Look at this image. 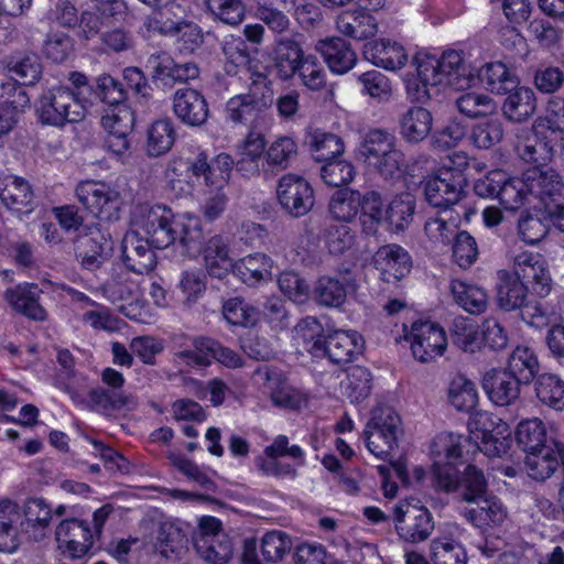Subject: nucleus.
<instances>
[{
    "label": "nucleus",
    "instance_id": "3c124183",
    "mask_svg": "<svg viewBox=\"0 0 564 564\" xmlns=\"http://www.w3.org/2000/svg\"><path fill=\"white\" fill-rule=\"evenodd\" d=\"M516 438L525 454L550 443L546 438L545 425L538 417L520 422L516 431Z\"/></svg>",
    "mask_w": 564,
    "mask_h": 564
},
{
    "label": "nucleus",
    "instance_id": "1a4fd4ad",
    "mask_svg": "<svg viewBox=\"0 0 564 564\" xmlns=\"http://www.w3.org/2000/svg\"><path fill=\"white\" fill-rule=\"evenodd\" d=\"M394 522L399 538L412 544L426 541L434 531L432 513L416 499L400 501L394 507Z\"/></svg>",
    "mask_w": 564,
    "mask_h": 564
},
{
    "label": "nucleus",
    "instance_id": "7c9ffc66",
    "mask_svg": "<svg viewBox=\"0 0 564 564\" xmlns=\"http://www.w3.org/2000/svg\"><path fill=\"white\" fill-rule=\"evenodd\" d=\"M344 282L330 276H321L314 286V299L322 305L327 307H338L346 300L347 288H355V279L350 272L346 271L343 276Z\"/></svg>",
    "mask_w": 564,
    "mask_h": 564
},
{
    "label": "nucleus",
    "instance_id": "5fc2aeb1",
    "mask_svg": "<svg viewBox=\"0 0 564 564\" xmlns=\"http://www.w3.org/2000/svg\"><path fill=\"white\" fill-rule=\"evenodd\" d=\"M166 457L171 464L177 468L186 478L194 481L206 490H214L215 482L208 470L203 469L193 460L185 457L182 453L169 449Z\"/></svg>",
    "mask_w": 564,
    "mask_h": 564
},
{
    "label": "nucleus",
    "instance_id": "603ef678",
    "mask_svg": "<svg viewBox=\"0 0 564 564\" xmlns=\"http://www.w3.org/2000/svg\"><path fill=\"white\" fill-rule=\"evenodd\" d=\"M344 393L354 403L365 400L371 391V373L361 366H352L347 370L341 382Z\"/></svg>",
    "mask_w": 564,
    "mask_h": 564
},
{
    "label": "nucleus",
    "instance_id": "393cba45",
    "mask_svg": "<svg viewBox=\"0 0 564 564\" xmlns=\"http://www.w3.org/2000/svg\"><path fill=\"white\" fill-rule=\"evenodd\" d=\"M528 191L544 203L545 207L564 199V183L553 169L533 167L527 172Z\"/></svg>",
    "mask_w": 564,
    "mask_h": 564
},
{
    "label": "nucleus",
    "instance_id": "9b49d317",
    "mask_svg": "<svg viewBox=\"0 0 564 564\" xmlns=\"http://www.w3.org/2000/svg\"><path fill=\"white\" fill-rule=\"evenodd\" d=\"M413 357L420 362H431L444 355L447 337L444 328L431 321H417L405 335Z\"/></svg>",
    "mask_w": 564,
    "mask_h": 564
},
{
    "label": "nucleus",
    "instance_id": "7ed1b4c3",
    "mask_svg": "<svg viewBox=\"0 0 564 564\" xmlns=\"http://www.w3.org/2000/svg\"><path fill=\"white\" fill-rule=\"evenodd\" d=\"M357 155L369 171L384 180L398 175L404 163V155L397 148L394 135L380 129L371 130L365 135Z\"/></svg>",
    "mask_w": 564,
    "mask_h": 564
},
{
    "label": "nucleus",
    "instance_id": "c03bdc74",
    "mask_svg": "<svg viewBox=\"0 0 564 564\" xmlns=\"http://www.w3.org/2000/svg\"><path fill=\"white\" fill-rule=\"evenodd\" d=\"M248 72L250 83L248 91L242 95L265 112L273 105L272 83L268 75L258 70L254 65H249Z\"/></svg>",
    "mask_w": 564,
    "mask_h": 564
},
{
    "label": "nucleus",
    "instance_id": "aec40b11",
    "mask_svg": "<svg viewBox=\"0 0 564 564\" xmlns=\"http://www.w3.org/2000/svg\"><path fill=\"white\" fill-rule=\"evenodd\" d=\"M521 384L523 383L505 369H491L482 378L486 394L498 406L516 403L520 398Z\"/></svg>",
    "mask_w": 564,
    "mask_h": 564
},
{
    "label": "nucleus",
    "instance_id": "72a5a7b5",
    "mask_svg": "<svg viewBox=\"0 0 564 564\" xmlns=\"http://www.w3.org/2000/svg\"><path fill=\"white\" fill-rule=\"evenodd\" d=\"M203 258L207 273L212 278L224 279L232 267L226 239L219 235L210 237L203 248Z\"/></svg>",
    "mask_w": 564,
    "mask_h": 564
},
{
    "label": "nucleus",
    "instance_id": "13d9d810",
    "mask_svg": "<svg viewBox=\"0 0 564 564\" xmlns=\"http://www.w3.org/2000/svg\"><path fill=\"white\" fill-rule=\"evenodd\" d=\"M297 155V144L291 137L276 138L265 151L267 164L273 169L285 170Z\"/></svg>",
    "mask_w": 564,
    "mask_h": 564
},
{
    "label": "nucleus",
    "instance_id": "ea45409f",
    "mask_svg": "<svg viewBox=\"0 0 564 564\" xmlns=\"http://www.w3.org/2000/svg\"><path fill=\"white\" fill-rule=\"evenodd\" d=\"M451 292L455 302L470 314H481L488 305L487 292L475 284H469L460 280L451 282Z\"/></svg>",
    "mask_w": 564,
    "mask_h": 564
},
{
    "label": "nucleus",
    "instance_id": "37998d69",
    "mask_svg": "<svg viewBox=\"0 0 564 564\" xmlns=\"http://www.w3.org/2000/svg\"><path fill=\"white\" fill-rule=\"evenodd\" d=\"M479 78L486 89L495 94H508L517 87V78L501 62L488 63L479 70Z\"/></svg>",
    "mask_w": 564,
    "mask_h": 564
},
{
    "label": "nucleus",
    "instance_id": "2eb2a0df",
    "mask_svg": "<svg viewBox=\"0 0 564 564\" xmlns=\"http://www.w3.org/2000/svg\"><path fill=\"white\" fill-rule=\"evenodd\" d=\"M101 380L111 389L99 388L90 392V401L99 411L107 413L122 409L130 410L135 405L132 397L119 390L124 383L121 372L106 368L101 373Z\"/></svg>",
    "mask_w": 564,
    "mask_h": 564
},
{
    "label": "nucleus",
    "instance_id": "f704fd0d",
    "mask_svg": "<svg viewBox=\"0 0 564 564\" xmlns=\"http://www.w3.org/2000/svg\"><path fill=\"white\" fill-rule=\"evenodd\" d=\"M433 117L423 107L409 108L400 119V133L411 143L424 140L432 130Z\"/></svg>",
    "mask_w": 564,
    "mask_h": 564
},
{
    "label": "nucleus",
    "instance_id": "de8ad7c7",
    "mask_svg": "<svg viewBox=\"0 0 564 564\" xmlns=\"http://www.w3.org/2000/svg\"><path fill=\"white\" fill-rule=\"evenodd\" d=\"M324 328L316 317L306 316L294 327V336L301 339L305 349L313 356H321L324 351Z\"/></svg>",
    "mask_w": 564,
    "mask_h": 564
},
{
    "label": "nucleus",
    "instance_id": "f257e3e1",
    "mask_svg": "<svg viewBox=\"0 0 564 564\" xmlns=\"http://www.w3.org/2000/svg\"><path fill=\"white\" fill-rule=\"evenodd\" d=\"M553 289V280L546 260L540 253L519 252L513 257L511 270L497 272L496 301L505 312L519 310L522 319L532 326H541L546 317L541 305L530 299L529 292L546 297Z\"/></svg>",
    "mask_w": 564,
    "mask_h": 564
},
{
    "label": "nucleus",
    "instance_id": "a211bd4d",
    "mask_svg": "<svg viewBox=\"0 0 564 564\" xmlns=\"http://www.w3.org/2000/svg\"><path fill=\"white\" fill-rule=\"evenodd\" d=\"M375 268L387 283H395L410 273L411 256L401 246L391 243L380 247L373 256Z\"/></svg>",
    "mask_w": 564,
    "mask_h": 564
},
{
    "label": "nucleus",
    "instance_id": "69168bd1",
    "mask_svg": "<svg viewBox=\"0 0 564 564\" xmlns=\"http://www.w3.org/2000/svg\"><path fill=\"white\" fill-rule=\"evenodd\" d=\"M503 137L502 123L498 118H489L474 126L470 140L478 149H490Z\"/></svg>",
    "mask_w": 564,
    "mask_h": 564
},
{
    "label": "nucleus",
    "instance_id": "49530a36",
    "mask_svg": "<svg viewBox=\"0 0 564 564\" xmlns=\"http://www.w3.org/2000/svg\"><path fill=\"white\" fill-rule=\"evenodd\" d=\"M451 336L454 345L466 352H476L481 348L478 326L471 318L455 317L451 327Z\"/></svg>",
    "mask_w": 564,
    "mask_h": 564
},
{
    "label": "nucleus",
    "instance_id": "09e8293b",
    "mask_svg": "<svg viewBox=\"0 0 564 564\" xmlns=\"http://www.w3.org/2000/svg\"><path fill=\"white\" fill-rule=\"evenodd\" d=\"M175 141V131L170 119L155 121L148 132L147 152L160 156L169 152Z\"/></svg>",
    "mask_w": 564,
    "mask_h": 564
},
{
    "label": "nucleus",
    "instance_id": "e433bc0d",
    "mask_svg": "<svg viewBox=\"0 0 564 564\" xmlns=\"http://www.w3.org/2000/svg\"><path fill=\"white\" fill-rule=\"evenodd\" d=\"M226 118L235 124L258 128L265 121V112L248 100L242 94L231 97L226 102Z\"/></svg>",
    "mask_w": 564,
    "mask_h": 564
},
{
    "label": "nucleus",
    "instance_id": "0e129e2a",
    "mask_svg": "<svg viewBox=\"0 0 564 564\" xmlns=\"http://www.w3.org/2000/svg\"><path fill=\"white\" fill-rule=\"evenodd\" d=\"M225 56V72L228 75H236L241 66L249 62V53L246 42L239 36H227L223 42Z\"/></svg>",
    "mask_w": 564,
    "mask_h": 564
},
{
    "label": "nucleus",
    "instance_id": "f8f14e48",
    "mask_svg": "<svg viewBox=\"0 0 564 564\" xmlns=\"http://www.w3.org/2000/svg\"><path fill=\"white\" fill-rule=\"evenodd\" d=\"M78 202L101 219L118 217L121 207L120 193L104 182L85 181L80 182L75 191Z\"/></svg>",
    "mask_w": 564,
    "mask_h": 564
},
{
    "label": "nucleus",
    "instance_id": "58836bf2",
    "mask_svg": "<svg viewBox=\"0 0 564 564\" xmlns=\"http://www.w3.org/2000/svg\"><path fill=\"white\" fill-rule=\"evenodd\" d=\"M473 502L476 507L467 510L465 516L476 527L499 525L505 521L507 511L498 498L485 495Z\"/></svg>",
    "mask_w": 564,
    "mask_h": 564
},
{
    "label": "nucleus",
    "instance_id": "6ab92c4d",
    "mask_svg": "<svg viewBox=\"0 0 564 564\" xmlns=\"http://www.w3.org/2000/svg\"><path fill=\"white\" fill-rule=\"evenodd\" d=\"M151 243L134 228L127 232L122 239V260L132 272L143 274L150 272L156 264Z\"/></svg>",
    "mask_w": 564,
    "mask_h": 564
},
{
    "label": "nucleus",
    "instance_id": "a18cd8bd",
    "mask_svg": "<svg viewBox=\"0 0 564 564\" xmlns=\"http://www.w3.org/2000/svg\"><path fill=\"white\" fill-rule=\"evenodd\" d=\"M534 390L543 404L557 411L564 409V381L556 375H540L535 380Z\"/></svg>",
    "mask_w": 564,
    "mask_h": 564
},
{
    "label": "nucleus",
    "instance_id": "5701e85b",
    "mask_svg": "<svg viewBox=\"0 0 564 564\" xmlns=\"http://www.w3.org/2000/svg\"><path fill=\"white\" fill-rule=\"evenodd\" d=\"M202 164L197 155L191 158H174L165 171V177L170 189L176 196L192 195L196 184L200 180Z\"/></svg>",
    "mask_w": 564,
    "mask_h": 564
},
{
    "label": "nucleus",
    "instance_id": "423d86ee",
    "mask_svg": "<svg viewBox=\"0 0 564 564\" xmlns=\"http://www.w3.org/2000/svg\"><path fill=\"white\" fill-rule=\"evenodd\" d=\"M558 126L549 117H539L530 130L518 135L516 151L525 163L541 169L554 156V140Z\"/></svg>",
    "mask_w": 564,
    "mask_h": 564
},
{
    "label": "nucleus",
    "instance_id": "bb28decb",
    "mask_svg": "<svg viewBox=\"0 0 564 564\" xmlns=\"http://www.w3.org/2000/svg\"><path fill=\"white\" fill-rule=\"evenodd\" d=\"M562 452L563 445L550 440L547 445L527 453L524 464L528 475L540 481L550 478L560 465Z\"/></svg>",
    "mask_w": 564,
    "mask_h": 564
},
{
    "label": "nucleus",
    "instance_id": "bf43d9fd",
    "mask_svg": "<svg viewBox=\"0 0 564 564\" xmlns=\"http://www.w3.org/2000/svg\"><path fill=\"white\" fill-rule=\"evenodd\" d=\"M207 10L220 22L236 26L246 17V7L242 0H204Z\"/></svg>",
    "mask_w": 564,
    "mask_h": 564
},
{
    "label": "nucleus",
    "instance_id": "20e7f679",
    "mask_svg": "<svg viewBox=\"0 0 564 564\" xmlns=\"http://www.w3.org/2000/svg\"><path fill=\"white\" fill-rule=\"evenodd\" d=\"M414 63L420 77L432 86L462 89L470 84L471 72L457 51H446L440 57L420 53L415 56Z\"/></svg>",
    "mask_w": 564,
    "mask_h": 564
},
{
    "label": "nucleus",
    "instance_id": "052dcab7",
    "mask_svg": "<svg viewBox=\"0 0 564 564\" xmlns=\"http://www.w3.org/2000/svg\"><path fill=\"white\" fill-rule=\"evenodd\" d=\"M434 564H467V554L463 545L449 539H435L431 543Z\"/></svg>",
    "mask_w": 564,
    "mask_h": 564
},
{
    "label": "nucleus",
    "instance_id": "412c9836",
    "mask_svg": "<svg viewBox=\"0 0 564 564\" xmlns=\"http://www.w3.org/2000/svg\"><path fill=\"white\" fill-rule=\"evenodd\" d=\"M33 192L22 177L8 176L0 183V200L18 219L29 218L34 210Z\"/></svg>",
    "mask_w": 564,
    "mask_h": 564
},
{
    "label": "nucleus",
    "instance_id": "4468645a",
    "mask_svg": "<svg viewBox=\"0 0 564 564\" xmlns=\"http://www.w3.org/2000/svg\"><path fill=\"white\" fill-rule=\"evenodd\" d=\"M465 186L466 176H455L447 169H438L425 183V199L431 206L446 210L462 199Z\"/></svg>",
    "mask_w": 564,
    "mask_h": 564
},
{
    "label": "nucleus",
    "instance_id": "864d4df0",
    "mask_svg": "<svg viewBox=\"0 0 564 564\" xmlns=\"http://www.w3.org/2000/svg\"><path fill=\"white\" fill-rule=\"evenodd\" d=\"M448 401L458 411L474 410L478 402L475 383L464 376L455 377L449 383Z\"/></svg>",
    "mask_w": 564,
    "mask_h": 564
},
{
    "label": "nucleus",
    "instance_id": "0eeeda50",
    "mask_svg": "<svg viewBox=\"0 0 564 564\" xmlns=\"http://www.w3.org/2000/svg\"><path fill=\"white\" fill-rule=\"evenodd\" d=\"M193 540L199 557L209 564H226L234 555L232 541L224 532L221 521L215 517L199 518Z\"/></svg>",
    "mask_w": 564,
    "mask_h": 564
},
{
    "label": "nucleus",
    "instance_id": "8fccbe9b",
    "mask_svg": "<svg viewBox=\"0 0 564 564\" xmlns=\"http://www.w3.org/2000/svg\"><path fill=\"white\" fill-rule=\"evenodd\" d=\"M384 209L379 193L371 191L361 196L360 223L367 235L377 232L380 224L384 220Z\"/></svg>",
    "mask_w": 564,
    "mask_h": 564
},
{
    "label": "nucleus",
    "instance_id": "79ce46f5",
    "mask_svg": "<svg viewBox=\"0 0 564 564\" xmlns=\"http://www.w3.org/2000/svg\"><path fill=\"white\" fill-rule=\"evenodd\" d=\"M361 206V194L350 188L339 189L333 194L328 210L333 219L343 223L352 221Z\"/></svg>",
    "mask_w": 564,
    "mask_h": 564
},
{
    "label": "nucleus",
    "instance_id": "a878e982",
    "mask_svg": "<svg viewBox=\"0 0 564 564\" xmlns=\"http://www.w3.org/2000/svg\"><path fill=\"white\" fill-rule=\"evenodd\" d=\"M306 55L301 44L294 37H278L274 42L272 57L276 77L281 80L294 78Z\"/></svg>",
    "mask_w": 564,
    "mask_h": 564
},
{
    "label": "nucleus",
    "instance_id": "a19ab883",
    "mask_svg": "<svg viewBox=\"0 0 564 564\" xmlns=\"http://www.w3.org/2000/svg\"><path fill=\"white\" fill-rule=\"evenodd\" d=\"M540 365L534 351L527 346H518L510 355L503 368L523 384L530 383L536 376Z\"/></svg>",
    "mask_w": 564,
    "mask_h": 564
},
{
    "label": "nucleus",
    "instance_id": "e2e57ef3",
    "mask_svg": "<svg viewBox=\"0 0 564 564\" xmlns=\"http://www.w3.org/2000/svg\"><path fill=\"white\" fill-rule=\"evenodd\" d=\"M270 388V399L275 406L288 410H301L306 405V395L285 381H274Z\"/></svg>",
    "mask_w": 564,
    "mask_h": 564
},
{
    "label": "nucleus",
    "instance_id": "c9c22d12",
    "mask_svg": "<svg viewBox=\"0 0 564 564\" xmlns=\"http://www.w3.org/2000/svg\"><path fill=\"white\" fill-rule=\"evenodd\" d=\"M536 109V99L532 89L516 87L509 91L502 105L503 116L512 122H524L531 118Z\"/></svg>",
    "mask_w": 564,
    "mask_h": 564
},
{
    "label": "nucleus",
    "instance_id": "b1692460",
    "mask_svg": "<svg viewBox=\"0 0 564 564\" xmlns=\"http://www.w3.org/2000/svg\"><path fill=\"white\" fill-rule=\"evenodd\" d=\"M155 549L165 558H178L187 550V525L177 519L159 522Z\"/></svg>",
    "mask_w": 564,
    "mask_h": 564
},
{
    "label": "nucleus",
    "instance_id": "4c0bfd02",
    "mask_svg": "<svg viewBox=\"0 0 564 564\" xmlns=\"http://www.w3.org/2000/svg\"><path fill=\"white\" fill-rule=\"evenodd\" d=\"M416 202L412 194L401 193L394 196L384 209V221L390 230L403 231L413 221Z\"/></svg>",
    "mask_w": 564,
    "mask_h": 564
},
{
    "label": "nucleus",
    "instance_id": "c756f323",
    "mask_svg": "<svg viewBox=\"0 0 564 564\" xmlns=\"http://www.w3.org/2000/svg\"><path fill=\"white\" fill-rule=\"evenodd\" d=\"M339 33L357 41L368 40L378 32L376 19L364 9L345 10L336 18Z\"/></svg>",
    "mask_w": 564,
    "mask_h": 564
},
{
    "label": "nucleus",
    "instance_id": "cd10ccee",
    "mask_svg": "<svg viewBox=\"0 0 564 564\" xmlns=\"http://www.w3.org/2000/svg\"><path fill=\"white\" fill-rule=\"evenodd\" d=\"M315 48L335 74L347 73L357 62L356 53L350 44L338 36L319 40Z\"/></svg>",
    "mask_w": 564,
    "mask_h": 564
},
{
    "label": "nucleus",
    "instance_id": "6e6d98bb",
    "mask_svg": "<svg viewBox=\"0 0 564 564\" xmlns=\"http://www.w3.org/2000/svg\"><path fill=\"white\" fill-rule=\"evenodd\" d=\"M34 286V283H19L7 289L3 295L12 310L30 319H35V293L32 291Z\"/></svg>",
    "mask_w": 564,
    "mask_h": 564
},
{
    "label": "nucleus",
    "instance_id": "4d7b16f0",
    "mask_svg": "<svg viewBox=\"0 0 564 564\" xmlns=\"http://www.w3.org/2000/svg\"><path fill=\"white\" fill-rule=\"evenodd\" d=\"M311 149L316 161L326 162L344 152V142L337 134L315 130L311 134Z\"/></svg>",
    "mask_w": 564,
    "mask_h": 564
},
{
    "label": "nucleus",
    "instance_id": "680f3d73",
    "mask_svg": "<svg viewBox=\"0 0 564 564\" xmlns=\"http://www.w3.org/2000/svg\"><path fill=\"white\" fill-rule=\"evenodd\" d=\"M295 76L303 86L313 91L323 89L327 82V74L322 63L313 54L305 56Z\"/></svg>",
    "mask_w": 564,
    "mask_h": 564
},
{
    "label": "nucleus",
    "instance_id": "dca6fc26",
    "mask_svg": "<svg viewBox=\"0 0 564 564\" xmlns=\"http://www.w3.org/2000/svg\"><path fill=\"white\" fill-rule=\"evenodd\" d=\"M172 108L176 118L187 127H202L209 116L205 96L199 90L189 87L175 90L172 97Z\"/></svg>",
    "mask_w": 564,
    "mask_h": 564
},
{
    "label": "nucleus",
    "instance_id": "39448f33",
    "mask_svg": "<svg viewBox=\"0 0 564 564\" xmlns=\"http://www.w3.org/2000/svg\"><path fill=\"white\" fill-rule=\"evenodd\" d=\"M473 446L470 440L454 433H440L431 445L434 459L433 476L436 486L445 491H454L458 484V471L455 462L462 457L463 449Z\"/></svg>",
    "mask_w": 564,
    "mask_h": 564
},
{
    "label": "nucleus",
    "instance_id": "9d476101",
    "mask_svg": "<svg viewBox=\"0 0 564 564\" xmlns=\"http://www.w3.org/2000/svg\"><path fill=\"white\" fill-rule=\"evenodd\" d=\"M400 417L390 408H377L364 431L367 447L376 457L387 459L397 445Z\"/></svg>",
    "mask_w": 564,
    "mask_h": 564
},
{
    "label": "nucleus",
    "instance_id": "338daca9",
    "mask_svg": "<svg viewBox=\"0 0 564 564\" xmlns=\"http://www.w3.org/2000/svg\"><path fill=\"white\" fill-rule=\"evenodd\" d=\"M361 93L378 101H387L392 95L391 83L381 72L372 69L360 74L357 78Z\"/></svg>",
    "mask_w": 564,
    "mask_h": 564
},
{
    "label": "nucleus",
    "instance_id": "4be33fe9",
    "mask_svg": "<svg viewBox=\"0 0 564 564\" xmlns=\"http://www.w3.org/2000/svg\"><path fill=\"white\" fill-rule=\"evenodd\" d=\"M111 240L97 227L89 228L88 234L76 242V257L87 270L98 269L111 256Z\"/></svg>",
    "mask_w": 564,
    "mask_h": 564
},
{
    "label": "nucleus",
    "instance_id": "473e14b6",
    "mask_svg": "<svg viewBox=\"0 0 564 564\" xmlns=\"http://www.w3.org/2000/svg\"><path fill=\"white\" fill-rule=\"evenodd\" d=\"M273 261L264 253L248 254L232 264V272L243 283L256 285L271 275Z\"/></svg>",
    "mask_w": 564,
    "mask_h": 564
},
{
    "label": "nucleus",
    "instance_id": "f03ea898",
    "mask_svg": "<svg viewBox=\"0 0 564 564\" xmlns=\"http://www.w3.org/2000/svg\"><path fill=\"white\" fill-rule=\"evenodd\" d=\"M131 225L153 248L164 249L178 243L188 254L202 249L204 235L197 215L184 213L175 216L164 205H140L133 210Z\"/></svg>",
    "mask_w": 564,
    "mask_h": 564
},
{
    "label": "nucleus",
    "instance_id": "c85d7f7f",
    "mask_svg": "<svg viewBox=\"0 0 564 564\" xmlns=\"http://www.w3.org/2000/svg\"><path fill=\"white\" fill-rule=\"evenodd\" d=\"M362 344L356 330L338 329L328 335L322 355H327L334 364H347L361 352Z\"/></svg>",
    "mask_w": 564,
    "mask_h": 564
},
{
    "label": "nucleus",
    "instance_id": "6e6552de",
    "mask_svg": "<svg viewBox=\"0 0 564 564\" xmlns=\"http://www.w3.org/2000/svg\"><path fill=\"white\" fill-rule=\"evenodd\" d=\"M37 113L43 123L59 127L83 120L86 106L68 87L55 86L42 95Z\"/></svg>",
    "mask_w": 564,
    "mask_h": 564
},
{
    "label": "nucleus",
    "instance_id": "2f4dec72",
    "mask_svg": "<svg viewBox=\"0 0 564 564\" xmlns=\"http://www.w3.org/2000/svg\"><path fill=\"white\" fill-rule=\"evenodd\" d=\"M366 54L376 66L389 70L399 69L408 62V54L404 47L390 40H379L368 44Z\"/></svg>",
    "mask_w": 564,
    "mask_h": 564
},
{
    "label": "nucleus",
    "instance_id": "ddd939ff",
    "mask_svg": "<svg viewBox=\"0 0 564 564\" xmlns=\"http://www.w3.org/2000/svg\"><path fill=\"white\" fill-rule=\"evenodd\" d=\"M278 200L292 217L306 215L314 206V192L302 176L289 173L281 177L276 188Z\"/></svg>",
    "mask_w": 564,
    "mask_h": 564
},
{
    "label": "nucleus",
    "instance_id": "774afa93",
    "mask_svg": "<svg viewBox=\"0 0 564 564\" xmlns=\"http://www.w3.org/2000/svg\"><path fill=\"white\" fill-rule=\"evenodd\" d=\"M456 107L468 118L488 116L496 110V105L489 96L477 93H466L458 97Z\"/></svg>",
    "mask_w": 564,
    "mask_h": 564
},
{
    "label": "nucleus",
    "instance_id": "f3484780",
    "mask_svg": "<svg viewBox=\"0 0 564 564\" xmlns=\"http://www.w3.org/2000/svg\"><path fill=\"white\" fill-rule=\"evenodd\" d=\"M56 541L61 549L73 558L84 557L94 544V533L84 520L67 519L56 528Z\"/></svg>",
    "mask_w": 564,
    "mask_h": 564
}]
</instances>
